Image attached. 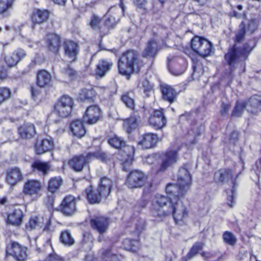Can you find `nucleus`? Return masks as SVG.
Instances as JSON below:
<instances>
[{
  "label": "nucleus",
  "mask_w": 261,
  "mask_h": 261,
  "mask_svg": "<svg viewBox=\"0 0 261 261\" xmlns=\"http://www.w3.org/2000/svg\"><path fill=\"white\" fill-rule=\"evenodd\" d=\"M169 197L156 195L153 201L151 208L152 215L159 220L172 215L176 223H179L188 215L186 207L183 204L178 194H170Z\"/></svg>",
  "instance_id": "f257e3e1"
},
{
  "label": "nucleus",
  "mask_w": 261,
  "mask_h": 261,
  "mask_svg": "<svg viewBox=\"0 0 261 261\" xmlns=\"http://www.w3.org/2000/svg\"><path fill=\"white\" fill-rule=\"evenodd\" d=\"M141 66L139 54L134 50H128L124 53L118 63L120 74L127 76L135 72L138 73Z\"/></svg>",
  "instance_id": "f03ea898"
},
{
  "label": "nucleus",
  "mask_w": 261,
  "mask_h": 261,
  "mask_svg": "<svg viewBox=\"0 0 261 261\" xmlns=\"http://www.w3.org/2000/svg\"><path fill=\"white\" fill-rule=\"evenodd\" d=\"M192 184V176L189 172V165H184L179 169L177 184H168L166 188L168 194H178L183 196L189 189Z\"/></svg>",
  "instance_id": "7ed1b4c3"
},
{
  "label": "nucleus",
  "mask_w": 261,
  "mask_h": 261,
  "mask_svg": "<svg viewBox=\"0 0 261 261\" xmlns=\"http://www.w3.org/2000/svg\"><path fill=\"white\" fill-rule=\"evenodd\" d=\"M109 144L113 147L121 149L120 153L124 157L127 156L122 165L123 170L126 171V166H129L133 162V156L135 152L133 146L126 145L125 142L121 138L114 136L109 139Z\"/></svg>",
  "instance_id": "20e7f679"
},
{
  "label": "nucleus",
  "mask_w": 261,
  "mask_h": 261,
  "mask_svg": "<svg viewBox=\"0 0 261 261\" xmlns=\"http://www.w3.org/2000/svg\"><path fill=\"white\" fill-rule=\"evenodd\" d=\"M242 56L239 48L237 47L236 44L228 49L224 56V59L231 71L239 66L244 67V62L246 60Z\"/></svg>",
  "instance_id": "39448f33"
},
{
  "label": "nucleus",
  "mask_w": 261,
  "mask_h": 261,
  "mask_svg": "<svg viewBox=\"0 0 261 261\" xmlns=\"http://www.w3.org/2000/svg\"><path fill=\"white\" fill-rule=\"evenodd\" d=\"M191 47L197 54L205 57L211 55L213 49V44L205 39L195 37L191 40Z\"/></svg>",
  "instance_id": "423d86ee"
},
{
  "label": "nucleus",
  "mask_w": 261,
  "mask_h": 261,
  "mask_svg": "<svg viewBox=\"0 0 261 261\" xmlns=\"http://www.w3.org/2000/svg\"><path fill=\"white\" fill-rule=\"evenodd\" d=\"M73 106L72 98L68 95H63L55 106V113L59 117L66 118L70 114Z\"/></svg>",
  "instance_id": "0eeeda50"
},
{
  "label": "nucleus",
  "mask_w": 261,
  "mask_h": 261,
  "mask_svg": "<svg viewBox=\"0 0 261 261\" xmlns=\"http://www.w3.org/2000/svg\"><path fill=\"white\" fill-rule=\"evenodd\" d=\"M146 176L140 170H133L127 176L126 185L130 189L138 188L143 186Z\"/></svg>",
  "instance_id": "6e6552de"
},
{
  "label": "nucleus",
  "mask_w": 261,
  "mask_h": 261,
  "mask_svg": "<svg viewBox=\"0 0 261 261\" xmlns=\"http://www.w3.org/2000/svg\"><path fill=\"white\" fill-rule=\"evenodd\" d=\"M168 65L170 72L174 75L182 74L187 68L186 61L180 58H168Z\"/></svg>",
  "instance_id": "1a4fd4ad"
},
{
  "label": "nucleus",
  "mask_w": 261,
  "mask_h": 261,
  "mask_svg": "<svg viewBox=\"0 0 261 261\" xmlns=\"http://www.w3.org/2000/svg\"><path fill=\"white\" fill-rule=\"evenodd\" d=\"M101 116V112L99 107L96 105L91 106L87 108L83 116L84 122L90 124L97 123Z\"/></svg>",
  "instance_id": "9d476101"
},
{
  "label": "nucleus",
  "mask_w": 261,
  "mask_h": 261,
  "mask_svg": "<svg viewBox=\"0 0 261 261\" xmlns=\"http://www.w3.org/2000/svg\"><path fill=\"white\" fill-rule=\"evenodd\" d=\"M27 248L13 242L11 243L10 248L7 250V253L18 261H24L27 258Z\"/></svg>",
  "instance_id": "9b49d317"
},
{
  "label": "nucleus",
  "mask_w": 261,
  "mask_h": 261,
  "mask_svg": "<svg viewBox=\"0 0 261 261\" xmlns=\"http://www.w3.org/2000/svg\"><path fill=\"white\" fill-rule=\"evenodd\" d=\"M91 155L88 153L76 155L69 161L70 167L76 172L82 171L84 166L90 161Z\"/></svg>",
  "instance_id": "f8f14e48"
},
{
  "label": "nucleus",
  "mask_w": 261,
  "mask_h": 261,
  "mask_svg": "<svg viewBox=\"0 0 261 261\" xmlns=\"http://www.w3.org/2000/svg\"><path fill=\"white\" fill-rule=\"evenodd\" d=\"M91 227L100 234H103L108 230L109 220L103 216H97L91 219L90 222Z\"/></svg>",
  "instance_id": "ddd939ff"
},
{
  "label": "nucleus",
  "mask_w": 261,
  "mask_h": 261,
  "mask_svg": "<svg viewBox=\"0 0 261 261\" xmlns=\"http://www.w3.org/2000/svg\"><path fill=\"white\" fill-rule=\"evenodd\" d=\"M59 208L65 215L70 216L73 214L76 211L75 197L71 195L66 196L61 203Z\"/></svg>",
  "instance_id": "4468645a"
},
{
  "label": "nucleus",
  "mask_w": 261,
  "mask_h": 261,
  "mask_svg": "<svg viewBox=\"0 0 261 261\" xmlns=\"http://www.w3.org/2000/svg\"><path fill=\"white\" fill-rule=\"evenodd\" d=\"M149 123L156 130L164 127L166 124V119L162 110H154L149 119Z\"/></svg>",
  "instance_id": "2eb2a0df"
},
{
  "label": "nucleus",
  "mask_w": 261,
  "mask_h": 261,
  "mask_svg": "<svg viewBox=\"0 0 261 261\" xmlns=\"http://www.w3.org/2000/svg\"><path fill=\"white\" fill-rule=\"evenodd\" d=\"M23 178V174L19 168L14 167L7 170L6 181L11 186H16L22 181Z\"/></svg>",
  "instance_id": "dca6fc26"
},
{
  "label": "nucleus",
  "mask_w": 261,
  "mask_h": 261,
  "mask_svg": "<svg viewBox=\"0 0 261 261\" xmlns=\"http://www.w3.org/2000/svg\"><path fill=\"white\" fill-rule=\"evenodd\" d=\"M158 141L156 134L146 133L139 138L138 144L143 149H149L154 147Z\"/></svg>",
  "instance_id": "f3484780"
},
{
  "label": "nucleus",
  "mask_w": 261,
  "mask_h": 261,
  "mask_svg": "<svg viewBox=\"0 0 261 261\" xmlns=\"http://www.w3.org/2000/svg\"><path fill=\"white\" fill-rule=\"evenodd\" d=\"M179 149V148L177 150H170L166 152L159 170L160 171H165L168 167L177 162L178 159L177 152Z\"/></svg>",
  "instance_id": "a211bd4d"
},
{
  "label": "nucleus",
  "mask_w": 261,
  "mask_h": 261,
  "mask_svg": "<svg viewBox=\"0 0 261 261\" xmlns=\"http://www.w3.org/2000/svg\"><path fill=\"white\" fill-rule=\"evenodd\" d=\"M119 9L116 7H111L105 15V25L108 28H113L120 20V16L117 15Z\"/></svg>",
  "instance_id": "6ab92c4d"
},
{
  "label": "nucleus",
  "mask_w": 261,
  "mask_h": 261,
  "mask_svg": "<svg viewBox=\"0 0 261 261\" xmlns=\"http://www.w3.org/2000/svg\"><path fill=\"white\" fill-rule=\"evenodd\" d=\"M41 183L37 180H29L24 185L23 192L24 194L33 196L37 195L41 191Z\"/></svg>",
  "instance_id": "aec40b11"
},
{
  "label": "nucleus",
  "mask_w": 261,
  "mask_h": 261,
  "mask_svg": "<svg viewBox=\"0 0 261 261\" xmlns=\"http://www.w3.org/2000/svg\"><path fill=\"white\" fill-rule=\"evenodd\" d=\"M113 186L112 180L107 177L101 178L97 192L101 198H106L110 194Z\"/></svg>",
  "instance_id": "412c9836"
},
{
  "label": "nucleus",
  "mask_w": 261,
  "mask_h": 261,
  "mask_svg": "<svg viewBox=\"0 0 261 261\" xmlns=\"http://www.w3.org/2000/svg\"><path fill=\"white\" fill-rule=\"evenodd\" d=\"M64 49L65 56L71 61L76 60V56L79 53L78 45L71 40H66L64 43Z\"/></svg>",
  "instance_id": "4be33fe9"
},
{
  "label": "nucleus",
  "mask_w": 261,
  "mask_h": 261,
  "mask_svg": "<svg viewBox=\"0 0 261 261\" xmlns=\"http://www.w3.org/2000/svg\"><path fill=\"white\" fill-rule=\"evenodd\" d=\"M46 44L49 50L55 54H58L61 47L60 37L55 34H50L47 36Z\"/></svg>",
  "instance_id": "5701e85b"
},
{
  "label": "nucleus",
  "mask_w": 261,
  "mask_h": 261,
  "mask_svg": "<svg viewBox=\"0 0 261 261\" xmlns=\"http://www.w3.org/2000/svg\"><path fill=\"white\" fill-rule=\"evenodd\" d=\"M26 56L27 54L24 50L18 48L13 52L12 55L7 57L5 58V61L9 67H13Z\"/></svg>",
  "instance_id": "b1692460"
},
{
  "label": "nucleus",
  "mask_w": 261,
  "mask_h": 261,
  "mask_svg": "<svg viewBox=\"0 0 261 261\" xmlns=\"http://www.w3.org/2000/svg\"><path fill=\"white\" fill-rule=\"evenodd\" d=\"M89 27L94 31L102 35H106L107 33L104 30L102 24V18L98 15L93 13L89 22Z\"/></svg>",
  "instance_id": "393cba45"
},
{
  "label": "nucleus",
  "mask_w": 261,
  "mask_h": 261,
  "mask_svg": "<svg viewBox=\"0 0 261 261\" xmlns=\"http://www.w3.org/2000/svg\"><path fill=\"white\" fill-rule=\"evenodd\" d=\"M54 146V142L51 140L43 139L37 141L35 146V151L36 153L41 154L51 150Z\"/></svg>",
  "instance_id": "a878e982"
},
{
  "label": "nucleus",
  "mask_w": 261,
  "mask_h": 261,
  "mask_svg": "<svg viewBox=\"0 0 261 261\" xmlns=\"http://www.w3.org/2000/svg\"><path fill=\"white\" fill-rule=\"evenodd\" d=\"M23 216V212L20 209H14L8 214L7 223L18 226L22 222Z\"/></svg>",
  "instance_id": "bb28decb"
},
{
  "label": "nucleus",
  "mask_w": 261,
  "mask_h": 261,
  "mask_svg": "<svg viewBox=\"0 0 261 261\" xmlns=\"http://www.w3.org/2000/svg\"><path fill=\"white\" fill-rule=\"evenodd\" d=\"M246 103V110L250 113L255 114L261 111V97L255 95L251 97Z\"/></svg>",
  "instance_id": "cd10ccee"
},
{
  "label": "nucleus",
  "mask_w": 261,
  "mask_h": 261,
  "mask_svg": "<svg viewBox=\"0 0 261 261\" xmlns=\"http://www.w3.org/2000/svg\"><path fill=\"white\" fill-rule=\"evenodd\" d=\"M49 17V12L45 10H35L31 16L34 24H41L46 21Z\"/></svg>",
  "instance_id": "c85d7f7f"
},
{
  "label": "nucleus",
  "mask_w": 261,
  "mask_h": 261,
  "mask_svg": "<svg viewBox=\"0 0 261 261\" xmlns=\"http://www.w3.org/2000/svg\"><path fill=\"white\" fill-rule=\"evenodd\" d=\"M113 65L112 62L107 60H101L99 61L95 70L96 77H102L109 71Z\"/></svg>",
  "instance_id": "c756f323"
},
{
  "label": "nucleus",
  "mask_w": 261,
  "mask_h": 261,
  "mask_svg": "<svg viewBox=\"0 0 261 261\" xmlns=\"http://www.w3.org/2000/svg\"><path fill=\"white\" fill-rule=\"evenodd\" d=\"M70 128L73 135L78 138H82L86 134V129L82 121L80 120L73 121Z\"/></svg>",
  "instance_id": "7c9ffc66"
},
{
  "label": "nucleus",
  "mask_w": 261,
  "mask_h": 261,
  "mask_svg": "<svg viewBox=\"0 0 261 261\" xmlns=\"http://www.w3.org/2000/svg\"><path fill=\"white\" fill-rule=\"evenodd\" d=\"M18 133L22 138H31L36 134L35 126L33 124H24L19 128Z\"/></svg>",
  "instance_id": "2f4dec72"
},
{
  "label": "nucleus",
  "mask_w": 261,
  "mask_h": 261,
  "mask_svg": "<svg viewBox=\"0 0 261 261\" xmlns=\"http://www.w3.org/2000/svg\"><path fill=\"white\" fill-rule=\"evenodd\" d=\"M50 74L46 70H42L38 72L37 84L40 87H44L48 85L51 81Z\"/></svg>",
  "instance_id": "473e14b6"
},
{
  "label": "nucleus",
  "mask_w": 261,
  "mask_h": 261,
  "mask_svg": "<svg viewBox=\"0 0 261 261\" xmlns=\"http://www.w3.org/2000/svg\"><path fill=\"white\" fill-rule=\"evenodd\" d=\"M162 92L163 99L165 100L172 103L176 97V93L175 90L168 85L162 86Z\"/></svg>",
  "instance_id": "72a5a7b5"
},
{
  "label": "nucleus",
  "mask_w": 261,
  "mask_h": 261,
  "mask_svg": "<svg viewBox=\"0 0 261 261\" xmlns=\"http://www.w3.org/2000/svg\"><path fill=\"white\" fill-rule=\"evenodd\" d=\"M158 51L157 43L153 40H150L147 44L146 47L142 53L144 57H153Z\"/></svg>",
  "instance_id": "f704fd0d"
},
{
  "label": "nucleus",
  "mask_w": 261,
  "mask_h": 261,
  "mask_svg": "<svg viewBox=\"0 0 261 261\" xmlns=\"http://www.w3.org/2000/svg\"><path fill=\"white\" fill-rule=\"evenodd\" d=\"M230 178H232V173L229 169H220L214 175V179L217 182H223Z\"/></svg>",
  "instance_id": "c9c22d12"
},
{
  "label": "nucleus",
  "mask_w": 261,
  "mask_h": 261,
  "mask_svg": "<svg viewBox=\"0 0 261 261\" xmlns=\"http://www.w3.org/2000/svg\"><path fill=\"white\" fill-rule=\"evenodd\" d=\"M138 126V120L135 116H131L124 120L123 127L127 134H130Z\"/></svg>",
  "instance_id": "e433bc0d"
},
{
  "label": "nucleus",
  "mask_w": 261,
  "mask_h": 261,
  "mask_svg": "<svg viewBox=\"0 0 261 261\" xmlns=\"http://www.w3.org/2000/svg\"><path fill=\"white\" fill-rule=\"evenodd\" d=\"M34 171L37 170L41 172L44 175H46L50 170V165L49 163L42 162L39 161L35 162L32 165Z\"/></svg>",
  "instance_id": "4c0bfd02"
},
{
  "label": "nucleus",
  "mask_w": 261,
  "mask_h": 261,
  "mask_svg": "<svg viewBox=\"0 0 261 261\" xmlns=\"http://www.w3.org/2000/svg\"><path fill=\"white\" fill-rule=\"evenodd\" d=\"M85 192L87 198L89 203L91 204H95L99 203L101 201V198L99 194L97 191H93L91 186L87 188L85 190Z\"/></svg>",
  "instance_id": "58836bf2"
},
{
  "label": "nucleus",
  "mask_w": 261,
  "mask_h": 261,
  "mask_svg": "<svg viewBox=\"0 0 261 261\" xmlns=\"http://www.w3.org/2000/svg\"><path fill=\"white\" fill-rule=\"evenodd\" d=\"M121 99L128 108L132 110H134L135 103L134 93L132 92H126L123 94Z\"/></svg>",
  "instance_id": "ea45409f"
},
{
  "label": "nucleus",
  "mask_w": 261,
  "mask_h": 261,
  "mask_svg": "<svg viewBox=\"0 0 261 261\" xmlns=\"http://www.w3.org/2000/svg\"><path fill=\"white\" fill-rule=\"evenodd\" d=\"M256 43L254 40H251L244 44L242 48H239L244 59H245V60L247 59L249 54L256 46Z\"/></svg>",
  "instance_id": "a19ab883"
},
{
  "label": "nucleus",
  "mask_w": 261,
  "mask_h": 261,
  "mask_svg": "<svg viewBox=\"0 0 261 261\" xmlns=\"http://www.w3.org/2000/svg\"><path fill=\"white\" fill-rule=\"evenodd\" d=\"M63 180L61 177H54L48 181V190L52 193L56 192L62 185Z\"/></svg>",
  "instance_id": "79ce46f5"
},
{
  "label": "nucleus",
  "mask_w": 261,
  "mask_h": 261,
  "mask_svg": "<svg viewBox=\"0 0 261 261\" xmlns=\"http://www.w3.org/2000/svg\"><path fill=\"white\" fill-rule=\"evenodd\" d=\"M122 245L125 250H129L134 252H137L139 248V242L138 241L129 239L124 240Z\"/></svg>",
  "instance_id": "37998d69"
},
{
  "label": "nucleus",
  "mask_w": 261,
  "mask_h": 261,
  "mask_svg": "<svg viewBox=\"0 0 261 261\" xmlns=\"http://www.w3.org/2000/svg\"><path fill=\"white\" fill-rule=\"evenodd\" d=\"M95 97V92L93 89H84L81 91L79 98L81 101L92 100Z\"/></svg>",
  "instance_id": "c03bdc74"
},
{
  "label": "nucleus",
  "mask_w": 261,
  "mask_h": 261,
  "mask_svg": "<svg viewBox=\"0 0 261 261\" xmlns=\"http://www.w3.org/2000/svg\"><path fill=\"white\" fill-rule=\"evenodd\" d=\"M61 242L66 246H71L74 244V240L70 232L67 230L62 232L60 238Z\"/></svg>",
  "instance_id": "a18cd8bd"
},
{
  "label": "nucleus",
  "mask_w": 261,
  "mask_h": 261,
  "mask_svg": "<svg viewBox=\"0 0 261 261\" xmlns=\"http://www.w3.org/2000/svg\"><path fill=\"white\" fill-rule=\"evenodd\" d=\"M222 238L225 244L232 246H234L237 242V238L234 234L228 231L223 232Z\"/></svg>",
  "instance_id": "49530a36"
},
{
  "label": "nucleus",
  "mask_w": 261,
  "mask_h": 261,
  "mask_svg": "<svg viewBox=\"0 0 261 261\" xmlns=\"http://www.w3.org/2000/svg\"><path fill=\"white\" fill-rule=\"evenodd\" d=\"M44 223V219L42 217H35L30 219L29 223L27 225L28 228L31 229L37 228V227H41Z\"/></svg>",
  "instance_id": "de8ad7c7"
},
{
  "label": "nucleus",
  "mask_w": 261,
  "mask_h": 261,
  "mask_svg": "<svg viewBox=\"0 0 261 261\" xmlns=\"http://www.w3.org/2000/svg\"><path fill=\"white\" fill-rule=\"evenodd\" d=\"M204 245L201 242H197L195 244L193 245V247L191 249L190 252L187 254L186 258L187 259H191L194 256H195L196 254H198L199 251L202 250L203 248Z\"/></svg>",
  "instance_id": "09e8293b"
},
{
  "label": "nucleus",
  "mask_w": 261,
  "mask_h": 261,
  "mask_svg": "<svg viewBox=\"0 0 261 261\" xmlns=\"http://www.w3.org/2000/svg\"><path fill=\"white\" fill-rule=\"evenodd\" d=\"M93 237L89 232H85L83 234L82 244L83 248L86 249H91L92 246Z\"/></svg>",
  "instance_id": "8fccbe9b"
},
{
  "label": "nucleus",
  "mask_w": 261,
  "mask_h": 261,
  "mask_svg": "<svg viewBox=\"0 0 261 261\" xmlns=\"http://www.w3.org/2000/svg\"><path fill=\"white\" fill-rule=\"evenodd\" d=\"M246 25L242 22L239 25V30L236 35L235 42L240 43L242 42L246 35Z\"/></svg>",
  "instance_id": "3c124183"
},
{
  "label": "nucleus",
  "mask_w": 261,
  "mask_h": 261,
  "mask_svg": "<svg viewBox=\"0 0 261 261\" xmlns=\"http://www.w3.org/2000/svg\"><path fill=\"white\" fill-rule=\"evenodd\" d=\"M15 0H0V14L6 13L12 8Z\"/></svg>",
  "instance_id": "603ef678"
},
{
  "label": "nucleus",
  "mask_w": 261,
  "mask_h": 261,
  "mask_svg": "<svg viewBox=\"0 0 261 261\" xmlns=\"http://www.w3.org/2000/svg\"><path fill=\"white\" fill-rule=\"evenodd\" d=\"M88 154L91 155L90 161L91 162L94 159L100 160L102 162H106L108 158L106 152L101 150L97 151L94 152H89Z\"/></svg>",
  "instance_id": "864d4df0"
},
{
  "label": "nucleus",
  "mask_w": 261,
  "mask_h": 261,
  "mask_svg": "<svg viewBox=\"0 0 261 261\" xmlns=\"http://www.w3.org/2000/svg\"><path fill=\"white\" fill-rule=\"evenodd\" d=\"M245 109H246V103L245 102H237L232 111V116L240 117L242 115Z\"/></svg>",
  "instance_id": "5fc2aeb1"
},
{
  "label": "nucleus",
  "mask_w": 261,
  "mask_h": 261,
  "mask_svg": "<svg viewBox=\"0 0 261 261\" xmlns=\"http://www.w3.org/2000/svg\"><path fill=\"white\" fill-rule=\"evenodd\" d=\"M139 87L143 89L144 92L147 96H149V93L153 90V86L146 80L144 79L139 84Z\"/></svg>",
  "instance_id": "6e6d98bb"
},
{
  "label": "nucleus",
  "mask_w": 261,
  "mask_h": 261,
  "mask_svg": "<svg viewBox=\"0 0 261 261\" xmlns=\"http://www.w3.org/2000/svg\"><path fill=\"white\" fill-rule=\"evenodd\" d=\"M102 256L105 261H120L118 257L112 253L110 250H104L102 252Z\"/></svg>",
  "instance_id": "4d7b16f0"
},
{
  "label": "nucleus",
  "mask_w": 261,
  "mask_h": 261,
  "mask_svg": "<svg viewBox=\"0 0 261 261\" xmlns=\"http://www.w3.org/2000/svg\"><path fill=\"white\" fill-rule=\"evenodd\" d=\"M204 130V126L200 124L195 123L192 124L191 127L190 133L194 135L195 136H199Z\"/></svg>",
  "instance_id": "13d9d810"
},
{
  "label": "nucleus",
  "mask_w": 261,
  "mask_h": 261,
  "mask_svg": "<svg viewBox=\"0 0 261 261\" xmlns=\"http://www.w3.org/2000/svg\"><path fill=\"white\" fill-rule=\"evenodd\" d=\"M11 96V91L9 89L5 87L0 88V104Z\"/></svg>",
  "instance_id": "bf43d9fd"
},
{
  "label": "nucleus",
  "mask_w": 261,
  "mask_h": 261,
  "mask_svg": "<svg viewBox=\"0 0 261 261\" xmlns=\"http://www.w3.org/2000/svg\"><path fill=\"white\" fill-rule=\"evenodd\" d=\"M64 75L67 76L70 80H72L76 75V72L69 66L65 68L62 71Z\"/></svg>",
  "instance_id": "052dcab7"
},
{
  "label": "nucleus",
  "mask_w": 261,
  "mask_h": 261,
  "mask_svg": "<svg viewBox=\"0 0 261 261\" xmlns=\"http://www.w3.org/2000/svg\"><path fill=\"white\" fill-rule=\"evenodd\" d=\"M98 0H93L89 3L84 4L81 5L80 8L81 11H87L91 9L94 8L97 5Z\"/></svg>",
  "instance_id": "680f3d73"
},
{
  "label": "nucleus",
  "mask_w": 261,
  "mask_h": 261,
  "mask_svg": "<svg viewBox=\"0 0 261 261\" xmlns=\"http://www.w3.org/2000/svg\"><path fill=\"white\" fill-rule=\"evenodd\" d=\"M146 222L144 219H139L135 224L136 231L137 233H141L145 230Z\"/></svg>",
  "instance_id": "e2e57ef3"
},
{
  "label": "nucleus",
  "mask_w": 261,
  "mask_h": 261,
  "mask_svg": "<svg viewBox=\"0 0 261 261\" xmlns=\"http://www.w3.org/2000/svg\"><path fill=\"white\" fill-rule=\"evenodd\" d=\"M258 20L256 18H252L249 20L248 30L251 32H253L257 28Z\"/></svg>",
  "instance_id": "0e129e2a"
},
{
  "label": "nucleus",
  "mask_w": 261,
  "mask_h": 261,
  "mask_svg": "<svg viewBox=\"0 0 261 261\" xmlns=\"http://www.w3.org/2000/svg\"><path fill=\"white\" fill-rule=\"evenodd\" d=\"M232 184L233 185L232 189H231V195L228 196L227 198L228 204L230 207H233V201L234 199V196L235 195V188L237 186V184L235 180H232Z\"/></svg>",
  "instance_id": "69168bd1"
},
{
  "label": "nucleus",
  "mask_w": 261,
  "mask_h": 261,
  "mask_svg": "<svg viewBox=\"0 0 261 261\" xmlns=\"http://www.w3.org/2000/svg\"><path fill=\"white\" fill-rule=\"evenodd\" d=\"M44 261H64V260L56 254H50L45 258Z\"/></svg>",
  "instance_id": "338daca9"
},
{
  "label": "nucleus",
  "mask_w": 261,
  "mask_h": 261,
  "mask_svg": "<svg viewBox=\"0 0 261 261\" xmlns=\"http://www.w3.org/2000/svg\"><path fill=\"white\" fill-rule=\"evenodd\" d=\"M193 74H195L197 72L199 74L198 75L203 74V67L201 64H197L196 65L193 66Z\"/></svg>",
  "instance_id": "774afa93"
}]
</instances>
